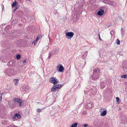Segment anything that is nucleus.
Listing matches in <instances>:
<instances>
[{
  "label": "nucleus",
  "instance_id": "f257e3e1",
  "mask_svg": "<svg viewBox=\"0 0 127 127\" xmlns=\"http://www.w3.org/2000/svg\"><path fill=\"white\" fill-rule=\"evenodd\" d=\"M61 85L57 84L54 86L51 89V92H55L59 90L61 87Z\"/></svg>",
  "mask_w": 127,
  "mask_h": 127
},
{
  "label": "nucleus",
  "instance_id": "f03ea898",
  "mask_svg": "<svg viewBox=\"0 0 127 127\" xmlns=\"http://www.w3.org/2000/svg\"><path fill=\"white\" fill-rule=\"evenodd\" d=\"M74 35V33L72 32H68L66 33L65 34V36L66 38L67 39H71Z\"/></svg>",
  "mask_w": 127,
  "mask_h": 127
},
{
  "label": "nucleus",
  "instance_id": "7ed1b4c3",
  "mask_svg": "<svg viewBox=\"0 0 127 127\" xmlns=\"http://www.w3.org/2000/svg\"><path fill=\"white\" fill-rule=\"evenodd\" d=\"M13 71L11 69H7L5 70L4 73L6 76H10L12 74Z\"/></svg>",
  "mask_w": 127,
  "mask_h": 127
},
{
  "label": "nucleus",
  "instance_id": "20e7f679",
  "mask_svg": "<svg viewBox=\"0 0 127 127\" xmlns=\"http://www.w3.org/2000/svg\"><path fill=\"white\" fill-rule=\"evenodd\" d=\"M49 82H50L54 84H56L59 82V81L56 78L54 77L50 78L49 79Z\"/></svg>",
  "mask_w": 127,
  "mask_h": 127
},
{
  "label": "nucleus",
  "instance_id": "39448f33",
  "mask_svg": "<svg viewBox=\"0 0 127 127\" xmlns=\"http://www.w3.org/2000/svg\"><path fill=\"white\" fill-rule=\"evenodd\" d=\"M13 101L15 102H17L19 103V106L21 107V106L22 100L20 98L16 97L14 98L13 99Z\"/></svg>",
  "mask_w": 127,
  "mask_h": 127
},
{
  "label": "nucleus",
  "instance_id": "423d86ee",
  "mask_svg": "<svg viewBox=\"0 0 127 127\" xmlns=\"http://www.w3.org/2000/svg\"><path fill=\"white\" fill-rule=\"evenodd\" d=\"M57 68H59L58 71L59 72H63L64 71V67L62 65H59L57 66Z\"/></svg>",
  "mask_w": 127,
  "mask_h": 127
},
{
  "label": "nucleus",
  "instance_id": "0eeeda50",
  "mask_svg": "<svg viewBox=\"0 0 127 127\" xmlns=\"http://www.w3.org/2000/svg\"><path fill=\"white\" fill-rule=\"evenodd\" d=\"M99 72L97 73V74H93V80H95V79H99Z\"/></svg>",
  "mask_w": 127,
  "mask_h": 127
},
{
  "label": "nucleus",
  "instance_id": "6e6552de",
  "mask_svg": "<svg viewBox=\"0 0 127 127\" xmlns=\"http://www.w3.org/2000/svg\"><path fill=\"white\" fill-rule=\"evenodd\" d=\"M23 90V91L27 92L30 89V88L28 86L24 85L22 87Z\"/></svg>",
  "mask_w": 127,
  "mask_h": 127
},
{
  "label": "nucleus",
  "instance_id": "1a4fd4ad",
  "mask_svg": "<svg viewBox=\"0 0 127 127\" xmlns=\"http://www.w3.org/2000/svg\"><path fill=\"white\" fill-rule=\"evenodd\" d=\"M104 12V11L103 10L101 9L97 12V14L98 15H102L103 14Z\"/></svg>",
  "mask_w": 127,
  "mask_h": 127
},
{
  "label": "nucleus",
  "instance_id": "9d476101",
  "mask_svg": "<svg viewBox=\"0 0 127 127\" xmlns=\"http://www.w3.org/2000/svg\"><path fill=\"white\" fill-rule=\"evenodd\" d=\"M122 121L123 123L124 124H126L127 123V119L125 117H123L122 118Z\"/></svg>",
  "mask_w": 127,
  "mask_h": 127
},
{
  "label": "nucleus",
  "instance_id": "9b49d317",
  "mask_svg": "<svg viewBox=\"0 0 127 127\" xmlns=\"http://www.w3.org/2000/svg\"><path fill=\"white\" fill-rule=\"evenodd\" d=\"M17 117L18 119H20L21 118V116L18 113L16 114L13 117V118H14V117Z\"/></svg>",
  "mask_w": 127,
  "mask_h": 127
},
{
  "label": "nucleus",
  "instance_id": "f8f14e48",
  "mask_svg": "<svg viewBox=\"0 0 127 127\" xmlns=\"http://www.w3.org/2000/svg\"><path fill=\"white\" fill-rule=\"evenodd\" d=\"M17 4H18V3L15 1L13 2L12 4V7H14Z\"/></svg>",
  "mask_w": 127,
  "mask_h": 127
},
{
  "label": "nucleus",
  "instance_id": "ddd939ff",
  "mask_svg": "<svg viewBox=\"0 0 127 127\" xmlns=\"http://www.w3.org/2000/svg\"><path fill=\"white\" fill-rule=\"evenodd\" d=\"M13 81L14 82V84L16 85L18 84V82L19 81V80L18 79H16L13 80Z\"/></svg>",
  "mask_w": 127,
  "mask_h": 127
},
{
  "label": "nucleus",
  "instance_id": "4468645a",
  "mask_svg": "<svg viewBox=\"0 0 127 127\" xmlns=\"http://www.w3.org/2000/svg\"><path fill=\"white\" fill-rule=\"evenodd\" d=\"M107 112L106 111L104 110L102 112L101 114V116H104L106 114Z\"/></svg>",
  "mask_w": 127,
  "mask_h": 127
},
{
  "label": "nucleus",
  "instance_id": "2eb2a0df",
  "mask_svg": "<svg viewBox=\"0 0 127 127\" xmlns=\"http://www.w3.org/2000/svg\"><path fill=\"white\" fill-rule=\"evenodd\" d=\"M99 72L98 69H94L93 71V74H97V73Z\"/></svg>",
  "mask_w": 127,
  "mask_h": 127
},
{
  "label": "nucleus",
  "instance_id": "dca6fc26",
  "mask_svg": "<svg viewBox=\"0 0 127 127\" xmlns=\"http://www.w3.org/2000/svg\"><path fill=\"white\" fill-rule=\"evenodd\" d=\"M78 123H75L74 124H73L71 126V127H77Z\"/></svg>",
  "mask_w": 127,
  "mask_h": 127
},
{
  "label": "nucleus",
  "instance_id": "f3484780",
  "mask_svg": "<svg viewBox=\"0 0 127 127\" xmlns=\"http://www.w3.org/2000/svg\"><path fill=\"white\" fill-rule=\"evenodd\" d=\"M9 64L8 65H8L9 66H13V62L12 61H10L9 63Z\"/></svg>",
  "mask_w": 127,
  "mask_h": 127
},
{
  "label": "nucleus",
  "instance_id": "a211bd4d",
  "mask_svg": "<svg viewBox=\"0 0 127 127\" xmlns=\"http://www.w3.org/2000/svg\"><path fill=\"white\" fill-rule=\"evenodd\" d=\"M87 105V106L89 107V108H90L92 106V103H89Z\"/></svg>",
  "mask_w": 127,
  "mask_h": 127
},
{
  "label": "nucleus",
  "instance_id": "6ab92c4d",
  "mask_svg": "<svg viewBox=\"0 0 127 127\" xmlns=\"http://www.w3.org/2000/svg\"><path fill=\"white\" fill-rule=\"evenodd\" d=\"M116 43L117 44H120V40L118 39L116 40Z\"/></svg>",
  "mask_w": 127,
  "mask_h": 127
},
{
  "label": "nucleus",
  "instance_id": "aec40b11",
  "mask_svg": "<svg viewBox=\"0 0 127 127\" xmlns=\"http://www.w3.org/2000/svg\"><path fill=\"white\" fill-rule=\"evenodd\" d=\"M100 84L102 88H104L105 87V85L104 84V83L103 82H101Z\"/></svg>",
  "mask_w": 127,
  "mask_h": 127
},
{
  "label": "nucleus",
  "instance_id": "412c9836",
  "mask_svg": "<svg viewBox=\"0 0 127 127\" xmlns=\"http://www.w3.org/2000/svg\"><path fill=\"white\" fill-rule=\"evenodd\" d=\"M127 76L126 75H122L121 76V77L122 78H127Z\"/></svg>",
  "mask_w": 127,
  "mask_h": 127
},
{
  "label": "nucleus",
  "instance_id": "4be33fe9",
  "mask_svg": "<svg viewBox=\"0 0 127 127\" xmlns=\"http://www.w3.org/2000/svg\"><path fill=\"white\" fill-rule=\"evenodd\" d=\"M20 58V55L19 54H18L16 56V58L18 59H19Z\"/></svg>",
  "mask_w": 127,
  "mask_h": 127
},
{
  "label": "nucleus",
  "instance_id": "5701e85b",
  "mask_svg": "<svg viewBox=\"0 0 127 127\" xmlns=\"http://www.w3.org/2000/svg\"><path fill=\"white\" fill-rule=\"evenodd\" d=\"M58 52L57 49H56L55 50L54 53L55 54H56Z\"/></svg>",
  "mask_w": 127,
  "mask_h": 127
},
{
  "label": "nucleus",
  "instance_id": "b1692460",
  "mask_svg": "<svg viewBox=\"0 0 127 127\" xmlns=\"http://www.w3.org/2000/svg\"><path fill=\"white\" fill-rule=\"evenodd\" d=\"M18 6H16L14 10V12H15L17 9H18Z\"/></svg>",
  "mask_w": 127,
  "mask_h": 127
},
{
  "label": "nucleus",
  "instance_id": "393cba45",
  "mask_svg": "<svg viewBox=\"0 0 127 127\" xmlns=\"http://www.w3.org/2000/svg\"><path fill=\"white\" fill-rule=\"evenodd\" d=\"M119 100V97H117L116 98V100L117 102H118Z\"/></svg>",
  "mask_w": 127,
  "mask_h": 127
},
{
  "label": "nucleus",
  "instance_id": "a878e982",
  "mask_svg": "<svg viewBox=\"0 0 127 127\" xmlns=\"http://www.w3.org/2000/svg\"><path fill=\"white\" fill-rule=\"evenodd\" d=\"M37 111L38 112H40L41 111L40 109H38Z\"/></svg>",
  "mask_w": 127,
  "mask_h": 127
},
{
  "label": "nucleus",
  "instance_id": "bb28decb",
  "mask_svg": "<svg viewBox=\"0 0 127 127\" xmlns=\"http://www.w3.org/2000/svg\"><path fill=\"white\" fill-rule=\"evenodd\" d=\"M2 99V95L0 94V100H1Z\"/></svg>",
  "mask_w": 127,
  "mask_h": 127
},
{
  "label": "nucleus",
  "instance_id": "cd10ccee",
  "mask_svg": "<svg viewBox=\"0 0 127 127\" xmlns=\"http://www.w3.org/2000/svg\"><path fill=\"white\" fill-rule=\"evenodd\" d=\"M85 127H87V126H88V125L87 124H85L84 125Z\"/></svg>",
  "mask_w": 127,
  "mask_h": 127
},
{
  "label": "nucleus",
  "instance_id": "c85d7f7f",
  "mask_svg": "<svg viewBox=\"0 0 127 127\" xmlns=\"http://www.w3.org/2000/svg\"><path fill=\"white\" fill-rule=\"evenodd\" d=\"M26 60H25L23 62H22L23 63V64L24 63H25L26 62Z\"/></svg>",
  "mask_w": 127,
  "mask_h": 127
},
{
  "label": "nucleus",
  "instance_id": "c756f323",
  "mask_svg": "<svg viewBox=\"0 0 127 127\" xmlns=\"http://www.w3.org/2000/svg\"><path fill=\"white\" fill-rule=\"evenodd\" d=\"M40 36H38L36 38H37V39L39 40L40 38Z\"/></svg>",
  "mask_w": 127,
  "mask_h": 127
},
{
  "label": "nucleus",
  "instance_id": "7c9ffc66",
  "mask_svg": "<svg viewBox=\"0 0 127 127\" xmlns=\"http://www.w3.org/2000/svg\"><path fill=\"white\" fill-rule=\"evenodd\" d=\"M20 2H22V0H18Z\"/></svg>",
  "mask_w": 127,
  "mask_h": 127
},
{
  "label": "nucleus",
  "instance_id": "2f4dec72",
  "mask_svg": "<svg viewBox=\"0 0 127 127\" xmlns=\"http://www.w3.org/2000/svg\"><path fill=\"white\" fill-rule=\"evenodd\" d=\"M51 56V55L50 54H49V56L48 57V59H49V58L50 59V56Z\"/></svg>",
  "mask_w": 127,
  "mask_h": 127
},
{
  "label": "nucleus",
  "instance_id": "473e14b6",
  "mask_svg": "<svg viewBox=\"0 0 127 127\" xmlns=\"http://www.w3.org/2000/svg\"><path fill=\"white\" fill-rule=\"evenodd\" d=\"M125 69H126V71H127V69L126 68H124V70H125Z\"/></svg>",
  "mask_w": 127,
  "mask_h": 127
},
{
  "label": "nucleus",
  "instance_id": "72a5a7b5",
  "mask_svg": "<svg viewBox=\"0 0 127 127\" xmlns=\"http://www.w3.org/2000/svg\"><path fill=\"white\" fill-rule=\"evenodd\" d=\"M38 40V39H37V38H36V39H35V41H36V42Z\"/></svg>",
  "mask_w": 127,
  "mask_h": 127
},
{
  "label": "nucleus",
  "instance_id": "f704fd0d",
  "mask_svg": "<svg viewBox=\"0 0 127 127\" xmlns=\"http://www.w3.org/2000/svg\"><path fill=\"white\" fill-rule=\"evenodd\" d=\"M101 110H104V109L103 108H102L101 109Z\"/></svg>",
  "mask_w": 127,
  "mask_h": 127
},
{
  "label": "nucleus",
  "instance_id": "c9c22d12",
  "mask_svg": "<svg viewBox=\"0 0 127 127\" xmlns=\"http://www.w3.org/2000/svg\"><path fill=\"white\" fill-rule=\"evenodd\" d=\"M36 41L35 42H34V44H35V43H36Z\"/></svg>",
  "mask_w": 127,
  "mask_h": 127
},
{
  "label": "nucleus",
  "instance_id": "e433bc0d",
  "mask_svg": "<svg viewBox=\"0 0 127 127\" xmlns=\"http://www.w3.org/2000/svg\"><path fill=\"white\" fill-rule=\"evenodd\" d=\"M112 32H113V31H112V32H111V34H112Z\"/></svg>",
  "mask_w": 127,
  "mask_h": 127
},
{
  "label": "nucleus",
  "instance_id": "4c0bfd02",
  "mask_svg": "<svg viewBox=\"0 0 127 127\" xmlns=\"http://www.w3.org/2000/svg\"><path fill=\"white\" fill-rule=\"evenodd\" d=\"M99 35V38H100Z\"/></svg>",
  "mask_w": 127,
  "mask_h": 127
},
{
  "label": "nucleus",
  "instance_id": "58836bf2",
  "mask_svg": "<svg viewBox=\"0 0 127 127\" xmlns=\"http://www.w3.org/2000/svg\"><path fill=\"white\" fill-rule=\"evenodd\" d=\"M100 39H101V38H100Z\"/></svg>",
  "mask_w": 127,
  "mask_h": 127
}]
</instances>
